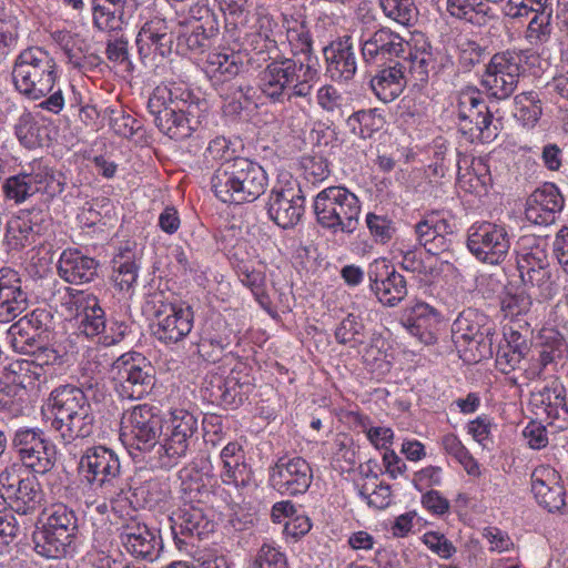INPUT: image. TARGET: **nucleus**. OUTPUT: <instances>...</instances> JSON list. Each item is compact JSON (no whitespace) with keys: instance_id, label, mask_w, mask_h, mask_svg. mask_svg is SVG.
Segmentation results:
<instances>
[{"instance_id":"nucleus-1","label":"nucleus","mask_w":568,"mask_h":568,"mask_svg":"<svg viewBox=\"0 0 568 568\" xmlns=\"http://www.w3.org/2000/svg\"><path fill=\"white\" fill-rule=\"evenodd\" d=\"M503 272L506 277L505 296L500 302L503 321L514 322L528 313L532 301L526 288H536V298L539 302L550 301L558 294V285L551 278L547 257L542 252H530L520 256L515 253L514 261L510 257L504 263Z\"/></svg>"},{"instance_id":"nucleus-2","label":"nucleus","mask_w":568,"mask_h":568,"mask_svg":"<svg viewBox=\"0 0 568 568\" xmlns=\"http://www.w3.org/2000/svg\"><path fill=\"white\" fill-rule=\"evenodd\" d=\"M12 83L16 90L30 100H40L39 106L58 114L64 106L62 90H54L59 78L58 63L53 55L42 47L23 49L14 59Z\"/></svg>"},{"instance_id":"nucleus-3","label":"nucleus","mask_w":568,"mask_h":568,"mask_svg":"<svg viewBox=\"0 0 568 568\" xmlns=\"http://www.w3.org/2000/svg\"><path fill=\"white\" fill-rule=\"evenodd\" d=\"M201 104L186 87L170 82L154 88L148 110L160 132L173 140H184L202 124Z\"/></svg>"},{"instance_id":"nucleus-4","label":"nucleus","mask_w":568,"mask_h":568,"mask_svg":"<svg viewBox=\"0 0 568 568\" xmlns=\"http://www.w3.org/2000/svg\"><path fill=\"white\" fill-rule=\"evenodd\" d=\"M268 185L263 166L247 158L235 156L221 163L211 178V190L223 203L244 204L256 201Z\"/></svg>"},{"instance_id":"nucleus-5","label":"nucleus","mask_w":568,"mask_h":568,"mask_svg":"<svg viewBox=\"0 0 568 568\" xmlns=\"http://www.w3.org/2000/svg\"><path fill=\"white\" fill-rule=\"evenodd\" d=\"M317 70L308 62L294 58L274 59L260 73L261 92L274 103L310 98Z\"/></svg>"},{"instance_id":"nucleus-6","label":"nucleus","mask_w":568,"mask_h":568,"mask_svg":"<svg viewBox=\"0 0 568 568\" xmlns=\"http://www.w3.org/2000/svg\"><path fill=\"white\" fill-rule=\"evenodd\" d=\"M521 322L528 326L524 320L503 322V342H499V372L504 374L503 378L499 377V392L504 390L508 399L503 407L499 406V417L509 424H517L521 419V390L516 378L509 376L527 351V338L519 331L523 328Z\"/></svg>"},{"instance_id":"nucleus-7","label":"nucleus","mask_w":568,"mask_h":568,"mask_svg":"<svg viewBox=\"0 0 568 568\" xmlns=\"http://www.w3.org/2000/svg\"><path fill=\"white\" fill-rule=\"evenodd\" d=\"M78 534L75 511L64 504H54L47 509L42 527L32 535L33 549L48 559L67 558L77 550Z\"/></svg>"},{"instance_id":"nucleus-8","label":"nucleus","mask_w":568,"mask_h":568,"mask_svg":"<svg viewBox=\"0 0 568 568\" xmlns=\"http://www.w3.org/2000/svg\"><path fill=\"white\" fill-rule=\"evenodd\" d=\"M499 8L500 22L509 40L524 36L535 44L550 36L552 8L547 0H499Z\"/></svg>"},{"instance_id":"nucleus-9","label":"nucleus","mask_w":568,"mask_h":568,"mask_svg":"<svg viewBox=\"0 0 568 568\" xmlns=\"http://www.w3.org/2000/svg\"><path fill=\"white\" fill-rule=\"evenodd\" d=\"M317 223L333 233H354L359 223L361 201L344 186H329L314 199Z\"/></svg>"},{"instance_id":"nucleus-10","label":"nucleus","mask_w":568,"mask_h":568,"mask_svg":"<svg viewBox=\"0 0 568 568\" xmlns=\"http://www.w3.org/2000/svg\"><path fill=\"white\" fill-rule=\"evenodd\" d=\"M65 184L63 173L41 161H33L19 173L7 178L1 189L6 200L22 204L37 193H43L49 197L60 195Z\"/></svg>"},{"instance_id":"nucleus-11","label":"nucleus","mask_w":568,"mask_h":568,"mask_svg":"<svg viewBox=\"0 0 568 568\" xmlns=\"http://www.w3.org/2000/svg\"><path fill=\"white\" fill-rule=\"evenodd\" d=\"M200 488L197 481L183 480L181 484L183 504L170 516L172 534L178 545L187 544V539L207 538L215 530L213 513L204 505L193 503Z\"/></svg>"},{"instance_id":"nucleus-12","label":"nucleus","mask_w":568,"mask_h":568,"mask_svg":"<svg viewBox=\"0 0 568 568\" xmlns=\"http://www.w3.org/2000/svg\"><path fill=\"white\" fill-rule=\"evenodd\" d=\"M199 418L186 409H174L162 442L156 446L158 463L173 467L199 440Z\"/></svg>"},{"instance_id":"nucleus-13","label":"nucleus","mask_w":568,"mask_h":568,"mask_svg":"<svg viewBox=\"0 0 568 568\" xmlns=\"http://www.w3.org/2000/svg\"><path fill=\"white\" fill-rule=\"evenodd\" d=\"M115 389L122 398L141 399L155 383L154 368L140 353L121 355L112 365Z\"/></svg>"},{"instance_id":"nucleus-14","label":"nucleus","mask_w":568,"mask_h":568,"mask_svg":"<svg viewBox=\"0 0 568 568\" xmlns=\"http://www.w3.org/2000/svg\"><path fill=\"white\" fill-rule=\"evenodd\" d=\"M0 496L11 510L27 515L36 510L42 499V490L36 476L22 466L12 464L0 473Z\"/></svg>"},{"instance_id":"nucleus-15","label":"nucleus","mask_w":568,"mask_h":568,"mask_svg":"<svg viewBox=\"0 0 568 568\" xmlns=\"http://www.w3.org/2000/svg\"><path fill=\"white\" fill-rule=\"evenodd\" d=\"M481 320V316L468 310L462 313L453 324V342L462 354L460 357L467 361L477 362L493 356L494 332L491 327L483 328Z\"/></svg>"},{"instance_id":"nucleus-16","label":"nucleus","mask_w":568,"mask_h":568,"mask_svg":"<svg viewBox=\"0 0 568 568\" xmlns=\"http://www.w3.org/2000/svg\"><path fill=\"white\" fill-rule=\"evenodd\" d=\"M122 435L129 434L136 448L146 453H154L163 433V419L156 407L139 404L126 409L121 419Z\"/></svg>"},{"instance_id":"nucleus-17","label":"nucleus","mask_w":568,"mask_h":568,"mask_svg":"<svg viewBox=\"0 0 568 568\" xmlns=\"http://www.w3.org/2000/svg\"><path fill=\"white\" fill-rule=\"evenodd\" d=\"M22 467L36 474H47L55 464V449L39 428L21 427L13 434L11 442Z\"/></svg>"},{"instance_id":"nucleus-18","label":"nucleus","mask_w":568,"mask_h":568,"mask_svg":"<svg viewBox=\"0 0 568 568\" xmlns=\"http://www.w3.org/2000/svg\"><path fill=\"white\" fill-rule=\"evenodd\" d=\"M313 479L310 464L302 457L283 456L270 469L271 486L285 496H297L307 491Z\"/></svg>"},{"instance_id":"nucleus-19","label":"nucleus","mask_w":568,"mask_h":568,"mask_svg":"<svg viewBox=\"0 0 568 568\" xmlns=\"http://www.w3.org/2000/svg\"><path fill=\"white\" fill-rule=\"evenodd\" d=\"M305 197L297 181L290 180L276 185L267 203L268 216L282 229L293 227L304 212Z\"/></svg>"},{"instance_id":"nucleus-20","label":"nucleus","mask_w":568,"mask_h":568,"mask_svg":"<svg viewBox=\"0 0 568 568\" xmlns=\"http://www.w3.org/2000/svg\"><path fill=\"white\" fill-rule=\"evenodd\" d=\"M79 474L88 484L106 487L120 475L118 455L104 446L89 447L79 462Z\"/></svg>"},{"instance_id":"nucleus-21","label":"nucleus","mask_w":568,"mask_h":568,"mask_svg":"<svg viewBox=\"0 0 568 568\" xmlns=\"http://www.w3.org/2000/svg\"><path fill=\"white\" fill-rule=\"evenodd\" d=\"M64 305L73 315L79 332L87 337L100 335L105 329V314L95 295L68 288Z\"/></svg>"},{"instance_id":"nucleus-22","label":"nucleus","mask_w":568,"mask_h":568,"mask_svg":"<svg viewBox=\"0 0 568 568\" xmlns=\"http://www.w3.org/2000/svg\"><path fill=\"white\" fill-rule=\"evenodd\" d=\"M367 276L371 291L383 305L394 307L406 297L405 277L386 260H375L371 263Z\"/></svg>"},{"instance_id":"nucleus-23","label":"nucleus","mask_w":568,"mask_h":568,"mask_svg":"<svg viewBox=\"0 0 568 568\" xmlns=\"http://www.w3.org/2000/svg\"><path fill=\"white\" fill-rule=\"evenodd\" d=\"M120 530V540L125 550L135 558L153 561L162 549V541L138 516L124 518Z\"/></svg>"},{"instance_id":"nucleus-24","label":"nucleus","mask_w":568,"mask_h":568,"mask_svg":"<svg viewBox=\"0 0 568 568\" xmlns=\"http://www.w3.org/2000/svg\"><path fill=\"white\" fill-rule=\"evenodd\" d=\"M154 337L163 344H175L184 339L193 327V312L190 306L168 304L155 312Z\"/></svg>"},{"instance_id":"nucleus-25","label":"nucleus","mask_w":568,"mask_h":568,"mask_svg":"<svg viewBox=\"0 0 568 568\" xmlns=\"http://www.w3.org/2000/svg\"><path fill=\"white\" fill-rule=\"evenodd\" d=\"M531 493L536 501L549 513L566 506V489L560 473L550 465H538L530 476Z\"/></svg>"},{"instance_id":"nucleus-26","label":"nucleus","mask_w":568,"mask_h":568,"mask_svg":"<svg viewBox=\"0 0 568 568\" xmlns=\"http://www.w3.org/2000/svg\"><path fill=\"white\" fill-rule=\"evenodd\" d=\"M564 206L565 197L559 187L546 182L528 196L525 216L536 225L547 226L556 222Z\"/></svg>"},{"instance_id":"nucleus-27","label":"nucleus","mask_w":568,"mask_h":568,"mask_svg":"<svg viewBox=\"0 0 568 568\" xmlns=\"http://www.w3.org/2000/svg\"><path fill=\"white\" fill-rule=\"evenodd\" d=\"M529 408L536 419L545 420L552 425L561 422L559 428L568 423V407L566 404V389L557 381L551 382L549 386L531 393L529 398Z\"/></svg>"},{"instance_id":"nucleus-28","label":"nucleus","mask_w":568,"mask_h":568,"mask_svg":"<svg viewBox=\"0 0 568 568\" xmlns=\"http://www.w3.org/2000/svg\"><path fill=\"white\" fill-rule=\"evenodd\" d=\"M454 233V222L436 212L427 214L415 225L418 244L433 255L449 250Z\"/></svg>"},{"instance_id":"nucleus-29","label":"nucleus","mask_w":568,"mask_h":568,"mask_svg":"<svg viewBox=\"0 0 568 568\" xmlns=\"http://www.w3.org/2000/svg\"><path fill=\"white\" fill-rule=\"evenodd\" d=\"M326 61V73L336 82L352 80L357 70L354 45L351 37L332 41L323 49Z\"/></svg>"},{"instance_id":"nucleus-30","label":"nucleus","mask_w":568,"mask_h":568,"mask_svg":"<svg viewBox=\"0 0 568 568\" xmlns=\"http://www.w3.org/2000/svg\"><path fill=\"white\" fill-rule=\"evenodd\" d=\"M53 323V315L47 308H36L31 313L21 317L10 326L8 338L12 348L18 353L32 352L36 335H30V329L34 333H42L50 329Z\"/></svg>"},{"instance_id":"nucleus-31","label":"nucleus","mask_w":568,"mask_h":568,"mask_svg":"<svg viewBox=\"0 0 568 568\" xmlns=\"http://www.w3.org/2000/svg\"><path fill=\"white\" fill-rule=\"evenodd\" d=\"M223 470L221 471L222 483L232 485L237 489H247L255 485L254 474L246 463L242 446L235 442L229 443L220 454Z\"/></svg>"},{"instance_id":"nucleus-32","label":"nucleus","mask_w":568,"mask_h":568,"mask_svg":"<svg viewBox=\"0 0 568 568\" xmlns=\"http://www.w3.org/2000/svg\"><path fill=\"white\" fill-rule=\"evenodd\" d=\"M28 305L27 293L21 287L17 271L0 270V322L8 323L19 316Z\"/></svg>"},{"instance_id":"nucleus-33","label":"nucleus","mask_w":568,"mask_h":568,"mask_svg":"<svg viewBox=\"0 0 568 568\" xmlns=\"http://www.w3.org/2000/svg\"><path fill=\"white\" fill-rule=\"evenodd\" d=\"M174 34L169 23L162 18L146 21L136 37L139 53L148 57L151 53L162 58L172 52Z\"/></svg>"},{"instance_id":"nucleus-34","label":"nucleus","mask_w":568,"mask_h":568,"mask_svg":"<svg viewBox=\"0 0 568 568\" xmlns=\"http://www.w3.org/2000/svg\"><path fill=\"white\" fill-rule=\"evenodd\" d=\"M400 322L408 333L416 336L422 343L432 345L436 342L439 314L428 304L417 302L412 307L406 308Z\"/></svg>"},{"instance_id":"nucleus-35","label":"nucleus","mask_w":568,"mask_h":568,"mask_svg":"<svg viewBox=\"0 0 568 568\" xmlns=\"http://www.w3.org/2000/svg\"><path fill=\"white\" fill-rule=\"evenodd\" d=\"M406 42L398 33L381 28L362 42V55L367 63H377L405 51Z\"/></svg>"},{"instance_id":"nucleus-36","label":"nucleus","mask_w":568,"mask_h":568,"mask_svg":"<svg viewBox=\"0 0 568 568\" xmlns=\"http://www.w3.org/2000/svg\"><path fill=\"white\" fill-rule=\"evenodd\" d=\"M459 119L475 124L477 138L483 142L495 140L497 134L490 131L494 112L478 92L464 93L459 100Z\"/></svg>"},{"instance_id":"nucleus-37","label":"nucleus","mask_w":568,"mask_h":568,"mask_svg":"<svg viewBox=\"0 0 568 568\" xmlns=\"http://www.w3.org/2000/svg\"><path fill=\"white\" fill-rule=\"evenodd\" d=\"M28 354H32L34 359L32 362H23L11 365V368L3 373V379H0V392L9 393L10 387L12 385H18L23 388H27L31 382L26 383V373H32L37 378H39V374L32 371V367L37 366H49L58 363L60 361V355L58 352L50 347H36V343H33L32 352Z\"/></svg>"},{"instance_id":"nucleus-38","label":"nucleus","mask_w":568,"mask_h":568,"mask_svg":"<svg viewBox=\"0 0 568 568\" xmlns=\"http://www.w3.org/2000/svg\"><path fill=\"white\" fill-rule=\"evenodd\" d=\"M409 52L405 58V67L408 69L410 77L418 83L423 84L428 81L430 72L435 71L436 58L432 47L424 34H414L406 42Z\"/></svg>"},{"instance_id":"nucleus-39","label":"nucleus","mask_w":568,"mask_h":568,"mask_svg":"<svg viewBox=\"0 0 568 568\" xmlns=\"http://www.w3.org/2000/svg\"><path fill=\"white\" fill-rule=\"evenodd\" d=\"M49 407L53 415L51 422H63L64 418L85 410L91 405L82 387L68 384L51 392Z\"/></svg>"},{"instance_id":"nucleus-40","label":"nucleus","mask_w":568,"mask_h":568,"mask_svg":"<svg viewBox=\"0 0 568 568\" xmlns=\"http://www.w3.org/2000/svg\"><path fill=\"white\" fill-rule=\"evenodd\" d=\"M58 272L68 283H89L98 274V262L78 250H65L60 256Z\"/></svg>"},{"instance_id":"nucleus-41","label":"nucleus","mask_w":568,"mask_h":568,"mask_svg":"<svg viewBox=\"0 0 568 568\" xmlns=\"http://www.w3.org/2000/svg\"><path fill=\"white\" fill-rule=\"evenodd\" d=\"M406 67L397 62L379 70L371 80V88L376 97L387 103L400 95L406 87Z\"/></svg>"},{"instance_id":"nucleus-42","label":"nucleus","mask_w":568,"mask_h":568,"mask_svg":"<svg viewBox=\"0 0 568 568\" xmlns=\"http://www.w3.org/2000/svg\"><path fill=\"white\" fill-rule=\"evenodd\" d=\"M497 0H447L453 17L484 26L495 19Z\"/></svg>"},{"instance_id":"nucleus-43","label":"nucleus","mask_w":568,"mask_h":568,"mask_svg":"<svg viewBox=\"0 0 568 568\" xmlns=\"http://www.w3.org/2000/svg\"><path fill=\"white\" fill-rule=\"evenodd\" d=\"M54 429L64 444H71L77 439H83L93 434L94 416L92 407H87L71 417H67L63 422H51Z\"/></svg>"},{"instance_id":"nucleus-44","label":"nucleus","mask_w":568,"mask_h":568,"mask_svg":"<svg viewBox=\"0 0 568 568\" xmlns=\"http://www.w3.org/2000/svg\"><path fill=\"white\" fill-rule=\"evenodd\" d=\"M467 246L469 251L481 262L495 265L497 263L496 225L483 223L471 227Z\"/></svg>"},{"instance_id":"nucleus-45","label":"nucleus","mask_w":568,"mask_h":568,"mask_svg":"<svg viewBox=\"0 0 568 568\" xmlns=\"http://www.w3.org/2000/svg\"><path fill=\"white\" fill-rule=\"evenodd\" d=\"M538 364L540 372L549 365H557L562 359L566 351V342L561 333L555 328L544 327L539 335Z\"/></svg>"},{"instance_id":"nucleus-46","label":"nucleus","mask_w":568,"mask_h":568,"mask_svg":"<svg viewBox=\"0 0 568 568\" xmlns=\"http://www.w3.org/2000/svg\"><path fill=\"white\" fill-rule=\"evenodd\" d=\"M541 112V101L536 92H523L515 97L511 114L523 126L534 128Z\"/></svg>"},{"instance_id":"nucleus-47","label":"nucleus","mask_w":568,"mask_h":568,"mask_svg":"<svg viewBox=\"0 0 568 568\" xmlns=\"http://www.w3.org/2000/svg\"><path fill=\"white\" fill-rule=\"evenodd\" d=\"M284 27L293 55H303L302 61L311 63L313 54L312 38L306 26L297 20L284 19Z\"/></svg>"},{"instance_id":"nucleus-48","label":"nucleus","mask_w":568,"mask_h":568,"mask_svg":"<svg viewBox=\"0 0 568 568\" xmlns=\"http://www.w3.org/2000/svg\"><path fill=\"white\" fill-rule=\"evenodd\" d=\"M241 67L239 55L234 52H213L209 54L206 61V72L211 77L223 81L235 77L240 72Z\"/></svg>"},{"instance_id":"nucleus-49","label":"nucleus","mask_w":568,"mask_h":568,"mask_svg":"<svg viewBox=\"0 0 568 568\" xmlns=\"http://www.w3.org/2000/svg\"><path fill=\"white\" fill-rule=\"evenodd\" d=\"M139 265L123 253L113 258L112 280L120 291L129 292L138 280Z\"/></svg>"},{"instance_id":"nucleus-50","label":"nucleus","mask_w":568,"mask_h":568,"mask_svg":"<svg viewBox=\"0 0 568 568\" xmlns=\"http://www.w3.org/2000/svg\"><path fill=\"white\" fill-rule=\"evenodd\" d=\"M442 445L444 450L452 456L457 463H459L466 473L470 476H479L480 469L478 463L469 454L467 448L454 434H447L442 438Z\"/></svg>"},{"instance_id":"nucleus-51","label":"nucleus","mask_w":568,"mask_h":568,"mask_svg":"<svg viewBox=\"0 0 568 568\" xmlns=\"http://www.w3.org/2000/svg\"><path fill=\"white\" fill-rule=\"evenodd\" d=\"M384 14L402 26H410L417 18L415 0H379Z\"/></svg>"},{"instance_id":"nucleus-52","label":"nucleus","mask_w":568,"mask_h":568,"mask_svg":"<svg viewBox=\"0 0 568 568\" xmlns=\"http://www.w3.org/2000/svg\"><path fill=\"white\" fill-rule=\"evenodd\" d=\"M365 223L373 240L379 244L388 243L396 232L394 221L384 214L369 212L366 214Z\"/></svg>"},{"instance_id":"nucleus-53","label":"nucleus","mask_w":568,"mask_h":568,"mask_svg":"<svg viewBox=\"0 0 568 568\" xmlns=\"http://www.w3.org/2000/svg\"><path fill=\"white\" fill-rule=\"evenodd\" d=\"M93 24L100 31L112 32L119 31L124 24V11L109 9L99 3H92Z\"/></svg>"},{"instance_id":"nucleus-54","label":"nucleus","mask_w":568,"mask_h":568,"mask_svg":"<svg viewBox=\"0 0 568 568\" xmlns=\"http://www.w3.org/2000/svg\"><path fill=\"white\" fill-rule=\"evenodd\" d=\"M32 236L31 222L27 219L14 217L7 224L6 241L13 248L19 250L31 243Z\"/></svg>"},{"instance_id":"nucleus-55","label":"nucleus","mask_w":568,"mask_h":568,"mask_svg":"<svg viewBox=\"0 0 568 568\" xmlns=\"http://www.w3.org/2000/svg\"><path fill=\"white\" fill-rule=\"evenodd\" d=\"M364 324L353 314H348L336 327L335 338L339 344H362Z\"/></svg>"},{"instance_id":"nucleus-56","label":"nucleus","mask_w":568,"mask_h":568,"mask_svg":"<svg viewBox=\"0 0 568 568\" xmlns=\"http://www.w3.org/2000/svg\"><path fill=\"white\" fill-rule=\"evenodd\" d=\"M53 38L63 51L68 64L75 69L79 65L81 55H84L82 50L83 41L78 36L71 34L68 31H58Z\"/></svg>"},{"instance_id":"nucleus-57","label":"nucleus","mask_w":568,"mask_h":568,"mask_svg":"<svg viewBox=\"0 0 568 568\" xmlns=\"http://www.w3.org/2000/svg\"><path fill=\"white\" fill-rule=\"evenodd\" d=\"M252 568H287L284 554L272 545L264 544L253 562Z\"/></svg>"},{"instance_id":"nucleus-58","label":"nucleus","mask_w":568,"mask_h":568,"mask_svg":"<svg viewBox=\"0 0 568 568\" xmlns=\"http://www.w3.org/2000/svg\"><path fill=\"white\" fill-rule=\"evenodd\" d=\"M381 123V119L376 116L373 111H359L348 118V125L356 132V124H358V135L363 139L369 138L374 131V126Z\"/></svg>"},{"instance_id":"nucleus-59","label":"nucleus","mask_w":568,"mask_h":568,"mask_svg":"<svg viewBox=\"0 0 568 568\" xmlns=\"http://www.w3.org/2000/svg\"><path fill=\"white\" fill-rule=\"evenodd\" d=\"M424 544L439 557L448 559L455 552L456 548L444 535L438 532H426L423 537Z\"/></svg>"},{"instance_id":"nucleus-60","label":"nucleus","mask_w":568,"mask_h":568,"mask_svg":"<svg viewBox=\"0 0 568 568\" xmlns=\"http://www.w3.org/2000/svg\"><path fill=\"white\" fill-rule=\"evenodd\" d=\"M542 422L540 419L531 420L523 432L529 447L532 449H541L548 445V435Z\"/></svg>"},{"instance_id":"nucleus-61","label":"nucleus","mask_w":568,"mask_h":568,"mask_svg":"<svg viewBox=\"0 0 568 568\" xmlns=\"http://www.w3.org/2000/svg\"><path fill=\"white\" fill-rule=\"evenodd\" d=\"M501 67V62L499 61V75H501V84L499 85L501 94H499V100L509 97L515 91L520 71V67L517 62H510L506 67L507 71H504Z\"/></svg>"},{"instance_id":"nucleus-62","label":"nucleus","mask_w":568,"mask_h":568,"mask_svg":"<svg viewBox=\"0 0 568 568\" xmlns=\"http://www.w3.org/2000/svg\"><path fill=\"white\" fill-rule=\"evenodd\" d=\"M316 98L318 105L327 112L339 110L343 103L342 94L331 84H325L320 88Z\"/></svg>"},{"instance_id":"nucleus-63","label":"nucleus","mask_w":568,"mask_h":568,"mask_svg":"<svg viewBox=\"0 0 568 568\" xmlns=\"http://www.w3.org/2000/svg\"><path fill=\"white\" fill-rule=\"evenodd\" d=\"M442 481V468L438 466H427L414 474L413 485L416 489H423L432 486H438Z\"/></svg>"},{"instance_id":"nucleus-64","label":"nucleus","mask_w":568,"mask_h":568,"mask_svg":"<svg viewBox=\"0 0 568 568\" xmlns=\"http://www.w3.org/2000/svg\"><path fill=\"white\" fill-rule=\"evenodd\" d=\"M110 125L115 134L126 139L132 138L139 129L138 121L132 115L124 112L112 116Z\"/></svg>"}]
</instances>
